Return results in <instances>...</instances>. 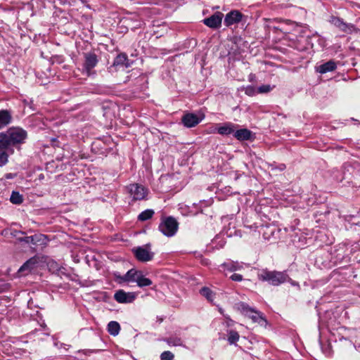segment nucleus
<instances>
[{"instance_id": "5", "label": "nucleus", "mask_w": 360, "mask_h": 360, "mask_svg": "<svg viewBox=\"0 0 360 360\" xmlns=\"http://www.w3.org/2000/svg\"><path fill=\"white\" fill-rule=\"evenodd\" d=\"M133 252L136 258L142 262H147L153 259L154 253L150 250V245L147 244L144 246L134 248Z\"/></svg>"}, {"instance_id": "6", "label": "nucleus", "mask_w": 360, "mask_h": 360, "mask_svg": "<svg viewBox=\"0 0 360 360\" xmlns=\"http://www.w3.org/2000/svg\"><path fill=\"white\" fill-rule=\"evenodd\" d=\"M130 197L133 200H145L148 191L143 186L138 184H131L127 188Z\"/></svg>"}, {"instance_id": "11", "label": "nucleus", "mask_w": 360, "mask_h": 360, "mask_svg": "<svg viewBox=\"0 0 360 360\" xmlns=\"http://www.w3.org/2000/svg\"><path fill=\"white\" fill-rule=\"evenodd\" d=\"M243 15L238 11H232L226 14L224 18V24L226 26L232 25L240 22Z\"/></svg>"}, {"instance_id": "4", "label": "nucleus", "mask_w": 360, "mask_h": 360, "mask_svg": "<svg viewBox=\"0 0 360 360\" xmlns=\"http://www.w3.org/2000/svg\"><path fill=\"white\" fill-rule=\"evenodd\" d=\"M179 224L172 217H167L162 219L159 225V230L166 236L172 237L175 235L178 230Z\"/></svg>"}, {"instance_id": "25", "label": "nucleus", "mask_w": 360, "mask_h": 360, "mask_svg": "<svg viewBox=\"0 0 360 360\" xmlns=\"http://www.w3.org/2000/svg\"><path fill=\"white\" fill-rule=\"evenodd\" d=\"M154 214V211L153 210H146L142 212L138 217L140 221H146L150 219Z\"/></svg>"}, {"instance_id": "20", "label": "nucleus", "mask_w": 360, "mask_h": 360, "mask_svg": "<svg viewBox=\"0 0 360 360\" xmlns=\"http://www.w3.org/2000/svg\"><path fill=\"white\" fill-rule=\"evenodd\" d=\"M336 68V64L335 62L330 60L324 64L321 65L319 67L318 71L321 73L324 74L328 72H331L334 70Z\"/></svg>"}, {"instance_id": "29", "label": "nucleus", "mask_w": 360, "mask_h": 360, "mask_svg": "<svg viewBox=\"0 0 360 360\" xmlns=\"http://www.w3.org/2000/svg\"><path fill=\"white\" fill-rule=\"evenodd\" d=\"M272 89H273V87L271 86L269 84H264L257 88V93L266 94V93H269Z\"/></svg>"}, {"instance_id": "3", "label": "nucleus", "mask_w": 360, "mask_h": 360, "mask_svg": "<svg viewBox=\"0 0 360 360\" xmlns=\"http://www.w3.org/2000/svg\"><path fill=\"white\" fill-rule=\"evenodd\" d=\"M237 310L240 311L245 316L249 317L255 323L262 324L266 322L262 314L250 307L245 302H238L236 304Z\"/></svg>"}, {"instance_id": "13", "label": "nucleus", "mask_w": 360, "mask_h": 360, "mask_svg": "<svg viewBox=\"0 0 360 360\" xmlns=\"http://www.w3.org/2000/svg\"><path fill=\"white\" fill-rule=\"evenodd\" d=\"M37 260L35 258H31L27 260L18 270L21 276H25L34 269L37 266Z\"/></svg>"}, {"instance_id": "18", "label": "nucleus", "mask_w": 360, "mask_h": 360, "mask_svg": "<svg viewBox=\"0 0 360 360\" xmlns=\"http://www.w3.org/2000/svg\"><path fill=\"white\" fill-rule=\"evenodd\" d=\"M221 267L224 270H228L229 271H235L240 270L243 267V265L238 262L229 261L227 262L224 263L221 265Z\"/></svg>"}, {"instance_id": "24", "label": "nucleus", "mask_w": 360, "mask_h": 360, "mask_svg": "<svg viewBox=\"0 0 360 360\" xmlns=\"http://www.w3.org/2000/svg\"><path fill=\"white\" fill-rule=\"evenodd\" d=\"M10 200L13 204L20 205L22 202L23 198L18 192L13 191Z\"/></svg>"}, {"instance_id": "23", "label": "nucleus", "mask_w": 360, "mask_h": 360, "mask_svg": "<svg viewBox=\"0 0 360 360\" xmlns=\"http://www.w3.org/2000/svg\"><path fill=\"white\" fill-rule=\"evenodd\" d=\"M331 22L342 31H346L348 27L346 23L338 18L333 17L331 20Z\"/></svg>"}, {"instance_id": "22", "label": "nucleus", "mask_w": 360, "mask_h": 360, "mask_svg": "<svg viewBox=\"0 0 360 360\" xmlns=\"http://www.w3.org/2000/svg\"><path fill=\"white\" fill-rule=\"evenodd\" d=\"M136 282L137 285L140 288L149 286L152 284V281L148 278L144 277L141 271H140Z\"/></svg>"}, {"instance_id": "10", "label": "nucleus", "mask_w": 360, "mask_h": 360, "mask_svg": "<svg viewBox=\"0 0 360 360\" xmlns=\"http://www.w3.org/2000/svg\"><path fill=\"white\" fill-rule=\"evenodd\" d=\"M136 297L134 292H126L122 290H120L115 293L114 298L119 303H130L132 302Z\"/></svg>"}, {"instance_id": "33", "label": "nucleus", "mask_w": 360, "mask_h": 360, "mask_svg": "<svg viewBox=\"0 0 360 360\" xmlns=\"http://www.w3.org/2000/svg\"><path fill=\"white\" fill-rule=\"evenodd\" d=\"M37 237V236H29V237H26L24 240L26 241L27 243H29L30 241L34 243V238Z\"/></svg>"}, {"instance_id": "1", "label": "nucleus", "mask_w": 360, "mask_h": 360, "mask_svg": "<svg viewBox=\"0 0 360 360\" xmlns=\"http://www.w3.org/2000/svg\"><path fill=\"white\" fill-rule=\"evenodd\" d=\"M27 138V132L20 127H12L6 132L0 133V146L9 148L15 144L22 143Z\"/></svg>"}, {"instance_id": "35", "label": "nucleus", "mask_w": 360, "mask_h": 360, "mask_svg": "<svg viewBox=\"0 0 360 360\" xmlns=\"http://www.w3.org/2000/svg\"><path fill=\"white\" fill-rule=\"evenodd\" d=\"M219 311L221 314H223V310L221 308H219Z\"/></svg>"}, {"instance_id": "17", "label": "nucleus", "mask_w": 360, "mask_h": 360, "mask_svg": "<svg viewBox=\"0 0 360 360\" xmlns=\"http://www.w3.org/2000/svg\"><path fill=\"white\" fill-rule=\"evenodd\" d=\"M252 132L248 129H241L234 131V136L239 141H247L251 138Z\"/></svg>"}, {"instance_id": "2", "label": "nucleus", "mask_w": 360, "mask_h": 360, "mask_svg": "<svg viewBox=\"0 0 360 360\" xmlns=\"http://www.w3.org/2000/svg\"><path fill=\"white\" fill-rule=\"evenodd\" d=\"M258 278L259 280L266 281L273 285H278L287 281L288 276L283 272L262 270L258 274Z\"/></svg>"}, {"instance_id": "16", "label": "nucleus", "mask_w": 360, "mask_h": 360, "mask_svg": "<svg viewBox=\"0 0 360 360\" xmlns=\"http://www.w3.org/2000/svg\"><path fill=\"white\" fill-rule=\"evenodd\" d=\"M12 116L11 112L7 110H0V129L5 127L11 123Z\"/></svg>"}, {"instance_id": "27", "label": "nucleus", "mask_w": 360, "mask_h": 360, "mask_svg": "<svg viewBox=\"0 0 360 360\" xmlns=\"http://www.w3.org/2000/svg\"><path fill=\"white\" fill-rule=\"evenodd\" d=\"M165 341L170 346H180L182 344L181 340L177 337L169 338Z\"/></svg>"}, {"instance_id": "9", "label": "nucleus", "mask_w": 360, "mask_h": 360, "mask_svg": "<svg viewBox=\"0 0 360 360\" xmlns=\"http://www.w3.org/2000/svg\"><path fill=\"white\" fill-rule=\"evenodd\" d=\"M223 17L222 13L216 12L210 17L205 18L203 23L210 28L216 29L221 26Z\"/></svg>"}, {"instance_id": "26", "label": "nucleus", "mask_w": 360, "mask_h": 360, "mask_svg": "<svg viewBox=\"0 0 360 360\" xmlns=\"http://www.w3.org/2000/svg\"><path fill=\"white\" fill-rule=\"evenodd\" d=\"M200 293L202 296L205 297L210 302L213 301L214 294L212 291L208 288H202L200 290Z\"/></svg>"}, {"instance_id": "15", "label": "nucleus", "mask_w": 360, "mask_h": 360, "mask_svg": "<svg viewBox=\"0 0 360 360\" xmlns=\"http://www.w3.org/2000/svg\"><path fill=\"white\" fill-rule=\"evenodd\" d=\"M236 125L231 122H226L217 128V132L221 135H229L235 131Z\"/></svg>"}, {"instance_id": "34", "label": "nucleus", "mask_w": 360, "mask_h": 360, "mask_svg": "<svg viewBox=\"0 0 360 360\" xmlns=\"http://www.w3.org/2000/svg\"><path fill=\"white\" fill-rule=\"evenodd\" d=\"M14 175L11 173L6 174L5 177L8 179L13 178Z\"/></svg>"}, {"instance_id": "36", "label": "nucleus", "mask_w": 360, "mask_h": 360, "mask_svg": "<svg viewBox=\"0 0 360 360\" xmlns=\"http://www.w3.org/2000/svg\"><path fill=\"white\" fill-rule=\"evenodd\" d=\"M284 167H285V166H284V165H283V166H282V167H281V169H283Z\"/></svg>"}, {"instance_id": "28", "label": "nucleus", "mask_w": 360, "mask_h": 360, "mask_svg": "<svg viewBox=\"0 0 360 360\" xmlns=\"http://www.w3.org/2000/svg\"><path fill=\"white\" fill-rule=\"evenodd\" d=\"M238 339L239 335L237 332L231 330L229 333L228 341L229 342L230 344H233L236 342L238 340Z\"/></svg>"}, {"instance_id": "14", "label": "nucleus", "mask_w": 360, "mask_h": 360, "mask_svg": "<svg viewBox=\"0 0 360 360\" xmlns=\"http://www.w3.org/2000/svg\"><path fill=\"white\" fill-rule=\"evenodd\" d=\"M13 153V150L8 146H0V167L5 165L8 162V156Z\"/></svg>"}, {"instance_id": "19", "label": "nucleus", "mask_w": 360, "mask_h": 360, "mask_svg": "<svg viewBox=\"0 0 360 360\" xmlns=\"http://www.w3.org/2000/svg\"><path fill=\"white\" fill-rule=\"evenodd\" d=\"M113 65H123L126 68L130 67L131 64L129 63V60L127 56L125 54H120L118 55L114 60Z\"/></svg>"}, {"instance_id": "7", "label": "nucleus", "mask_w": 360, "mask_h": 360, "mask_svg": "<svg viewBox=\"0 0 360 360\" xmlns=\"http://www.w3.org/2000/svg\"><path fill=\"white\" fill-rule=\"evenodd\" d=\"M140 273V271H137L134 269L129 270L124 276H122L118 272L114 273L115 281L118 283H122L125 282H136L137 277Z\"/></svg>"}, {"instance_id": "31", "label": "nucleus", "mask_w": 360, "mask_h": 360, "mask_svg": "<svg viewBox=\"0 0 360 360\" xmlns=\"http://www.w3.org/2000/svg\"><path fill=\"white\" fill-rule=\"evenodd\" d=\"M245 93L249 96H253L257 93V90L255 87L249 86L246 88Z\"/></svg>"}, {"instance_id": "30", "label": "nucleus", "mask_w": 360, "mask_h": 360, "mask_svg": "<svg viewBox=\"0 0 360 360\" xmlns=\"http://www.w3.org/2000/svg\"><path fill=\"white\" fill-rule=\"evenodd\" d=\"M161 360H172L174 354L169 351L163 352L160 355Z\"/></svg>"}, {"instance_id": "21", "label": "nucleus", "mask_w": 360, "mask_h": 360, "mask_svg": "<svg viewBox=\"0 0 360 360\" xmlns=\"http://www.w3.org/2000/svg\"><path fill=\"white\" fill-rule=\"evenodd\" d=\"M120 330V326L117 321H112L108 324V331L113 336H116L119 334Z\"/></svg>"}, {"instance_id": "32", "label": "nucleus", "mask_w": 360, "mask_h": 360, "mask_svg": "<svg viewBox=\"0 0 360 360\" xmlns=\"http://www.w3.org/2000/svg\"><path fill=\"white\" fill-rule=\"evenodd\" d=\"M231 278L234 281H241L243 280V276L240 274H233Z\"/></svg>"}, {"instance_id": "12", "label": "nucleus", "mask_w": 360, "mask_h": 360, "mask_svg": "<svg viewBox=\"0 0 360 360\" xmlns=\"http://www.w3.org/2000/svg\"><path fill=\"white\" fill-rule=\"evenodd\" d=\"M98 60L96 56L94 53H86L85 55L84 68L87 75H90V71L96 65Z\"/></svg>"}, {"instance_id": "8", "label": "nucleus", "mask_w": 360, "mask_h": 360, "mask_svg": "<svg viewBox=\"0 0 360 360\" xmlns=\"http://www.w3.org/2000/svg\"><path fill=\"white\" fill-rule=\"evenodd\" d=\"M204 117L205 116L202 113H186L182 117V122L185 127L191 128L199 124Z\"/></svg>"}]
</instances>
